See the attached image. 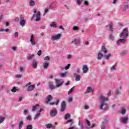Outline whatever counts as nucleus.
<instances>
[{"label": "nucleus", "instance_id": "obj_1", "mask_svg": "<svg viewBox=\"0 0 129 129\" xmlns=\"http://www.w3.org/2000/svg\"><path fill=\"white\" fill-rule=\"evenodd\" d=\"M119 37L121 39H119L117 41V45H120L121 44H123L126 42V39L128 37V30L127 29H123L122 32L120 34Z\"/></svg>", "mask_w": 129, "mask_h": 129}, {"label": "nucleus", "instance_id": "obj_2", "mask_svg": "<svg viewBox=\"0 0 129 129\" xmlns=\"http://www.w3.org/2000/svg\"><path fill=\"white\" fill-rule=\"evenodd\" d=\"M99 98L101 103L99 108L100 109H103L104 110H107V109H108V105L105 102V101H108V97H105L103 95H101Z\"/></svg>", "mask_w": 129, "mask_h": 129}, {"label": "nucleus", "instance_id": "obj_3", "mask_svg": "<svg viewBox=\"0 0 129 129\" xmlns=\"http://www.w3.org/2000/svg\"><path fill=\"white\" fill-rule=\"evenodd\" d=\"M55 80L56 84V86L53 85V82H48L49 88L51 90H53V89H55V88H58V87H60V86L63 84V82H61V80L55 79Z\"/></svg>", "mask_w": 129, "mask_h": 129}, {"label": "nucleus", "instance_id": "obj_4", "mask_svg": "<svg viewBox=\"0 0 129 129\" xmlns=\"http://www.w3.org/2000/svg\"><path fill=\"white\" fill-rule=\"evenodd\" d=\"M102 52L104 53V54H106L107 53V50H106V48H105V46H102L101 51H99L97 54V59H98V60H101V59H102V57H103Z\"/></svg>", "mask_w": 129, "mask_h": 129}, {"label": "nucleus", "instance_id": "obj_5", "mask_svg": "<svg viewBox=\"0 0 129 129\" xmlns=\"http://www.w3.org/2000/svg\"><path fill=\"white\" fill-rule=\"evenodd\" d=\"M34 13L35 14L33 15L32 19H34L35 17L36 16V22H39L41 20V13L40 12L37 11V9L36 8L34 9Z\"/></svg>", "mask_w": 129, "mask_h": 129}, {"label": "nucleus", "instance_id": "obj_6", "mask_svg": "<svg viewBox=\"0 0 129 129\" xmlns=\"http://www.w3.org/2000/svg\"><path fill=\"white\" fill-rule=\"evenodd\" d=\"M62 37V34H58L55 35H52L51 37V41H56L57 40H59Z\"/></svg>", "mask_w": 129, "mask_h": 129}, {"label": "nucleus", "instance_id": "obj_7", "mask_svg": "<svg viewBox=\"0 0 129 129\" xmlns=\"http://www.w3.org/2000/svg\"><path fill=\"white\" fill-rule=\"evenodd\" d=\"M72 44H74L76 46H80L81 42L80 39L75 38L72 41Z\"/></svg>", "mask_w": 129, "mask_h": 129}, {"label": "nucleus", "instance_id": "obj_8", "mask_svg": "<svg viewBox=\"0 0 129 129\" xmlns=\"http://www.w3.org/2000/svg\"><path fill=\"white\" fill-rule=\"evenodd\" d=\"M30 41L31 43V45H32V46H35V45H36V40H35V36H34V35H31Z\"/></svg>", "mask_w": 129, "mask_h": 129}, {"label": "nucleus", "instance_id": "obj_9", "mask_svg": "<svg viewBox=\"0 0 129 129\" xmlns=\"http://www.w3.org/2000/svg\"><path fill=\"white\" fill-rule=\"evenodd\" d=\"M27 86H29L27 90L28 91H32V90H34V89H35V86L34 85H31V83H28L27 84H26V85L24 87H26Z\"/></svg>", "mask_w": 129, "mask_h": 129}, {"label": "nucleus", "instance_id": "obj_10", "mask_svg": "<svg viewBox=\"0 0 129 129\" xmlns=\"http://www.w3.org/2000/svg\"><path fill=\"white\" fill-rule=\"evenodd\" d=\"M121 122L123 123H126L127 122V121L128 120V117L125 116V117H121L120 118Z\"/></svg>", "mask_w": 129, "mask_h": 129}, {"label": "nucleus", "instance_id": "obj_11", "mask_svg": "<svg viewBox=\"0 0 129 129\" xmlns=\"http://www.w3.org/2000/svg\"><path fill=\"white\" fill-rule=\"evenodd\" d=\"M94 91V89L91 87H88L87 88L86 93H91Z\"/></svg>", "mask_w": 129, "mask_h": 129}, {"label": "nucleus", "instance_id": "obj_12", "mask_svg": "<svg viewBox=\"0 0 129 129\" xmlns=\"http://www.w3.org/2000/svg\"><path fill=\"white\" fill-rule=\"evenodd\" d=\"M65 109H66V102L63 101L61 103L60 111H64Z\"/></svg>", "mask_w": 129, "mask_h": 129}, {"label": "nucleus", "instance_id": "obj_13", "mask_svg": "<svg viewBox=\"0 0 129 129\" xmlns=\"http://www.w3.org/2000/svg\"><path fill=\"white\" fill-rule=\"evenodd\" d=\"M20 20H21L20 21V25L22 27H24L26 24V20H24V17L23 16L20 17Z\"/></svg>", "mask_w": 129, "mask_h": 129}, {"label": "nucleus", "instance_id": "obj_14", "mask_svg": "<svg viewBox=\"0 0 129 129\" xmlns=\"http://www.w3.org/2000/svg\"><path fill=\"white\" fill-rule=\"evenodd\" d=\"M43 111V108H40L39 112L37 113V114L35 115L34 119H37L39 118L40 115H41V112Z\"/></svg>", "mask_w": 129, "mask_h": 129}, {"label": "nucleus", "instance_id": "obj_15", "mask_svg": "<svg viewBox=\"0 0 129 129\" xmlns=\"http://www.w3.org/2000/svg\"><path fill=\"white\" fill-rule=\"evenodd\" d=\"M6 117H7V115L6 114L0 115V124L3 123V122L4 121V120L6 119Z\"/></svg>", "mask_w": 129, "mask_h": 129}, {"label": "nucleus", "instance_id": "obj_16", "mask_svg": "<svg viewBox=\"0 0 129 129\" xmlns=\"http://www.w3.org/2000/svg\"><path fill=\"white\" fill-rule=\"evenodd\" d=\"M51 116H56L57 115V110L53 109L50 111Z\"/></svg>", "mask_w": 129, "mask_h": 129}, {"label": "nucleus", "instance_id": "obj_17", "mask_svg": "<svg viewBox=\"0 0 129 129\" xmlns=\"http://www.w3.org/2000/svg\"><path fill=\"white\" fill-rule=\"evenodd\" d=\"M74 75L75 77L76 81H80V79H81V76H80V75H79L76 73H75Z\"/></svg>", "mask_w": 129, "mask_h": 129}, {"label": "nucleus", "instance_id": "obj_18", "mask_svg": "<svg viewBox=\"0 0 129 129\" xmlns=\"http://www.w3.org/2000/svg\"><path fill=\"white\" fill-rule=\"evenodd\" d=\"M106 124H107V121H103L102 125L101 126V129H106Z\"/></svg>", "mask_w": 129, "mask_h": 129}, {"label": "nucleus", "instance_id": "obj_19", "mask_svg": "<svg viewBox=\"0 0 129 129\" xmlns=\"http://www.w3.org/2000/svg\"><path fill=\"white\" fill-rule=\"evenodd\" d=\"M57 5V2L54 1L51 3L49 6V9H55L56 5Z\"/></svg>", "mask_w": 129, "mask_h": 129}, {"label": "nucleus", "instance_id": "obj_20", "mask_svg": "<svg viewBox=\"0 0 129 129\" xmlns=\"http://www.w3.org/2000/svg\"><path fill=\"white\" fill-rule=\"evenodd\" d=\"M86 121H87L86 123L88 126V128H93V127L95 126V124H93L92 126H90V121H89L88 120H87Z\"/></svg>", "mask_w": 129, "mask_h": 129}, {"label": "nucleus", "instance_id": "obj_21", "mask_svg": "<svg viewBox=\"0 0 129 129\" xmlns=\"http://www.w3.org/2000/svg\"><path fill=\"white\" fill-rule=\"evenodd\" d=\"M83 73H84V74H85L88 72V67H87V66L85 65L83 66Z\"/></svg>", "mask_w": 129, "mask_h": 129}, {"label": "nucleus", "instance_id": "obj_22", "mask_svg": "<svg viewBox=\"0 0 129 129\" xmlns=\"http://www.w3.org/2000/svg\"><path fill=\"white\" fill-rule=\"evenodd\" d=\"M50 27H51V28H56L57 23H56V22H51V23L50 24Z\"/></svg>", "mask_w": 129, "mask_h": 129}, {"label": "nucleus", "instance_id": "obj_23", "mask_svg": "<svg viewBox=\"0 0 129 129\" xmlns=\"http://www.w3.org/2000/svg\"><path fill=\"white\" fill-rule=\"evenodd\" d=\"M53 99V97L51 95H49L46 98V103L51 101V100Z\"/></svg>", "mask_w": 129, "mask_h": 129}, {"label": "nucleus", "instance_id": "obj_24", "mask_svg": "<svg viewBox=\"0 0 129 129\" xmlns=\"http://www.w3.org/2000/svg\"><path fill=\"white\" fill-rule=\"evenodd\" d=\"M40 109V106H39V104H36V105L33 106L32 111H35L36 109Z\"/></svg>", "mask_w": 129, "mask_h": 129}, {"label": "nucleus", "instance_id": "obj_25", "mask_svg": "<svg viewBox=\"0 0 129 129\" xmlns=\"http://www.w3.org/2000/svg\"><path fill=\"white\" fill-rule=\"evenodd\" d=\"M38 63L35 60H34L33 62H32V67L33 68H37V64Z\"/></svg>", "mask_w": 129, "mask_h": 129}, {"label": "nucleus", "instance_id": "obj_26", "mask_svg": "<svg viewBox=\"0 0 129 129\" xmlns=\"http://www.w3.org/2000/svg\"><path fill=\"white\" fill-rule=\"evenodd\" d=\"M48 67H49V63L48 62L43 63L44 69H48Z\"/></svg>", "mask_w": 129, "mask_h": 129}, {"label": "nucleus", "instance_id": "obj_27", "mask_svg": "<svg viewBox=\"0 0 129 129\" xmlns=\"http://www.w3.org/2000/svg\"><path fill=\"white\" fill-rule=\"evenodd\" d=\"M120 113H121V114H125V109L124 108H122L121 110L119 111Z\"/></svg>", "mask_w": 129, "mask_h": 129}, {"label": "nucleus", "instance_id": "obj_28", "mask_svg": "<svg viewBox=\"0 0 129 129\" xmlns=\"http://www.w3.org/2000/svg\"><path fill=\"white\" fill-rule=\"evenodd\" d=\"M24 124V122L23 121H20L19 123V128L21 129L23 127V125Z\"/></svg>", "mask_w": 129, "mask_h": 129}, {"label": "nucleus", "instance_id": "obj_29", "mask_svg": "<svg viewBox=\"0 0 129 129\" xmlns=\"http://www.w3.org/2000/svg\"><path fill=\"white\" fill-rule=\"evenodd\" d=\"M34 56L35 55L34 54H30L28 56H27V59L28 60H31V59H33V58H34Z\"/></svg>", "mask_w": 129, "mask_h": 129}, {"label": "nucleus", "instance_id": "obj_30", "mask_svg": "<svg viewBox=\"0 0 129 129\" xmlns=\"http://www.w3.org/2000/svg\"><path fill=\"white\" fill-rule=\"evenodd\" d=\"M109 38L111 41H114V36L112 34H110L109 36Z\"/></svg>", "mask_w": 129, "mask_h": 129}, {"label": "nucleus", "instance_id": "obj_31", "mask_svg": "<svg viewBox=\"0 0 129 129\" xmlns=\"http://www.w3.org/2000/svg\"><path fill=\"white\" fill-rule=\"evenodd\" d=\"M29 5L30 7H34L35 6V2H34V1L31 0L29 3Z\"/></svg>", "mask_w": 129, "mask_h": 129}, {"label": "nucleus", "instance_id": "obj_32", "mask_svg": "<svg viewBox=\"0 0 129 129\" xmlns=\"http://www.w3.org/2000/svg\"><path fill=\"white\" fill-rule=\"evenodd\" d=\"M16 78L17 79H20V78H22V77H23V75L22 74H18V75H16L15 76Z\"/></svg>", "mask_w": 129, "mask_h": 129}, {"label": "nucleus", "instance_id": "obj_33", "mask_svg": "<svg viewBox=\"0 0 129 129\" xmlns=\"http://www.w3.org/2000/svg\"><path fill=\"white\" fill-rule=\"evenodd\" d=\"M105 57L107 60H109V59H110V57H111V54L109 53L108 55L105 56Z\"/></svg>", "mask_w": 129, "mask_h": 129}, {"label": "nucleus", "instance_id": "obj_34", "mask_svg": "<svg viewBox=\"0 0 129 129\" xmlns=\"http://www.w3.org/2000/svg\"><path fill=\"white\" fill-rule=\"evenodd\" d=\"M73 89H74V87H73V88H72L69 91L68 93V95H70V94H71V93H72V92H73Z\"/></svg>", "mask_w": 129, "mask_h": 129}, {"label": "nucleus", "instance_id": "obj_35", "mask_svg": "<svg viewBox=\"0 0 129 129\" xmlns=\"http://www.w3.org/2000/svg\"><path fill=\"white\" fill-rule=\"evenodd\" d=\"M71 115L69 113H67L65 115H64V118L65 119H67L68 118H70Z\"/></svg>", "mask_w": 129, "mask_h": 129}, {"label": "nucleus", "instance_id": "obj_36", "mask_svg": "<svg viewBox=\"0 0 129 129\" xmlns=\"http://www.w3.org/2000/svg\"><path fill=\"white\" fill-rule=\"evenodd\" d=\"M82 2H83V0H77V4L79 6H80L82 4Z\"/></svg>", "mask_w": 129, "mask_h": 129}, {"label": "nucleus", "instance_id": "obj_37", "mask_svg": "<svg viewBox=\"0 0 129 129\" xmlns=\"http://www.w3.org/2000/svg\"><path fill=\"white\" fill-rule=\"evenodd\" d=\"M73 31H78V30H79V27L77 26H74L73 27Z\"/></svg>", "mask_w": 129, "mask_h": 129}, {"label": "nucleus", "instance_id": "obj_38", "mask_svg": "<svg viewBox=\"0 0 129 129\" xmlns=\"http://www.w3.org/2000/svg\"><path fill=\"white\" fill-rule=\"evenodd\" d=\"M18 90V89H17V88L14 87L12 90L11 91L12 92H17V91Z\"/></svg>", "mask_w": 129, "mask_h": 129}, {"label": "nucleus", "instance_id": "obj_39", "mask_svg": "<svg viewBox=\"0 0 129 129\" xmlns=\"http://www.w3.org/2000/svg\"><path fill=\"white\" fill-rule=\"evenodd\" d=\"M109 29L110 31H111V32H112L113 28H112V24H110L109 25Z\"/></svg>", "mask_w": 129, "mask_h": 129}, {"label": "nucleus", "instance_id": "obj_40", "mask_svg": "<svg viewBox=\"0 0 129 129\" xmlns=\"http://www.w3.org/2000/svg\"><path fill=\"white\" fill-rule=\"evenodd\" d=\"M70 66H71V64L70 63H69L65 68L64 69L66 70H68L69 68H70Z\"/></svg>", "mask_w": 129, "mask_h": 129}, {"label": "nucleus", "instance_id": "obj_41", "mask_svg": "<svg viewBox=\"0 0 129 129\" xmlns=\"http://www.w3.org/2000/svg\"><path fill=\"white\" fill-rule=\"evenodd\" d=\"M115 66H116V65L115 64V65L113 66L112 68H111V69H110L111 71H115Z\"/></svg>", "mask_w": 129, "mask_h": 129}, {"label": "nucleus", "instance_id": "obj_42", "mask_svg": "<svg viewBox=\"0 0 129 129\" xmlns=\"http://www.w3.org/2000/svg\"><path fill=\"white\" fill-rule=\"evenodd\" d=\"M46 127H47V128H51V127H52V124L48 123V124H46Z\"/></svg>", "mask_w": 129, "mask_h": 129}, {"label": "nucleus", "instance_id": "obj_43", "mask_svg": "<svg viewBox=\"0 0 129 129\" xmlns=\"http://www.w3.org/2000/svg\"><path fill=\"white\" fill-rule=\"evenodd\" d=\"M115 94H116V95L119 94V93H120V91H119V90L118 89H116L115 91Z\"/></svg>", "mask_w": 129, "mask_h": 129}, {"label": "nucleus", "instance_id": "obj_44", "mask_svg": "<svg viewBox=\"0 0 129 129\" xmlns=\"http://www.w3.org/2000/svg\"><path fill=\"white\" fill-rule=\"evenodd\" d=\"M58 103H59V100H57V101L56 103H55V102L50 103V105H53L54 104H56V105H57L58 104Z\"/></svg>", "mask_w": 129, "mask_h": 129}, {"label": "nucleus", "instance_id": "obj_45", "mask_svg": "<svg viewBox=\"0 0 129 129\" xmlns=\"http://www.w3.org/2000/svg\"><path fill=\"white\" fill-rule=\"evenodd\" d=\"M26 129H33V126L32 125H28L27 126Z\"/></svg>", "mask_w": 129, "mask_h": 129}, {"label": "nucleus", "instance_id": "obj_46", "mask_svg": "<svg viewBox=\"0 0 129 129\" xmlns=\"http://www.w3.org/2000/svg\"><path fill=\"white\" fill-rule=\"evenodd\" d=\"M127 53V51H126V50H124L123 51H122L121 52V55H122L123 56L124 55H126V54Z\"/></svg>", "mask_w": 129, "mask_h": 129}, {"label": "nucleus", "instance_id": "obj_47", "mask_svg": "<svg viewBox=\"0 0 129 129\" xmlns=\"http://www.w3.org/2000/svg\"><path fill=\"white\" fill-rule=\"evenodd\" d=\"M27 120H32V116H31V115H28L27 117H26Z\"/></svg>", "mask_w": 129, "mask_h": 129}, {"label": "nucleus", "instance_id": "obj_48", "mask_svg": "<svg viewBox=\"0 0 129 129\" xmlns=\"http://www.w3.org/2000/svg\"><path fill=\"white\" fill-rule=\"evenodd\" d=\"M44 60L45 61H49V60H50V57L49 56H47L44 58Z\"/></svg>", "mask_w": 129, "mask_h": 129}, {"label": "nucleus", "instance_id": "obj_49", "mask_svg": "<svg viewBox=\"0 0 129 129\" xmlns=\"http://www.w3.org/2000/svg\"><path fill=\"white\" fill-rule=\"evenodd\" d=\"M60 77H65L66 76V73H61L60 74Z\"/></svg>", "mask_w": 129, "mask_h": 129}, {"label": "nucleus", "instance_id": "obj_50", "mask_svg": "<svg viewBox=\"0 0 129 129\" xmlns=\"http://www.w3.org/2000/svg\"><path fill=\"white\" fill-rule=\"evenodd\" d=\"M73 100V98H72V97H69L68 101H69V102H72Z\"/></svg>", "mask_w": 129, "mask_h": 129}, {"label": "nucleus", "instance_id": "obj_51", "mask_svg": "<svg viewBox=\"0 0 129 129\" xmlns=\"http://www.w3.org/2000/svg\"><path fill=\"white\" fill-rule=\"evenodd\" d=\"M84 5H85V6H89V3L86 1L84 2Z\"/></svg>", "mask_w": 129, "mask_h": 129}, {"label": "nucleus", "instance_id": "obj_52", "mask_svg": "<svg viewBox=\"0 0 129 129\" xmlns=\"http://www.w3.org/2000/svg\"><path fill=\"white\" fill-rule=\"evenodd\" d=\"M37 55H38V56H41V55H42V50H39L37 52Z\"/></svg>", "mask_w": 129, "mask_h": 129}, {"label": "nucleus", "instance_id": "obj_53", "mask_svg": "<svg viewBox=\"0 0 129 129\" xmlns=\"http://www.w3.org/2000/svg\"><path fill=\"white\" fill-rule=\"evenodd\" d=\"M84 109H89V106L85 105L84 106Z\"/></svg>", "mask_w": 129, "mask_h": 129}, {"label": "nucleus", "instance_id": "obj_54", "mask_svg": "<svg viewBox=\"0 0 129 129\" xmlns=\"http://www.w3.org/2000/svg\"><path fill=\"white\" fill-rule=\"evenodd\" d=\"M69 122H73V120L72 119H71L68 120V121L65 123H69Z\"/></svg>", "mask_w": 129, "mask_h": 129}, {"label": "nucleus", "instance_id": "obj_55", "mask_svg": "<svg viewBox=\"0 0 129 129\" xmlns=\"http://www.w3.org/2000/svg\"><path fill=\"white\" fill-rule=\"evenodd\" d=\"M48 12H49V9L47 8L45 10L44 15H45V14H47V13H48Z\"/></svg>", "mask_w": 129, "mask_h": 129}, {"label": "nucleus", "instance_id": "obj_56", "mask_svg": "<svg viewBox=\"0 0 129 129\" xmlns=\"http://www.w3.org/2000/svg\"><path fill=\"white\" fill-rule=\"evenodd\" d=\"M28 112H29V111L28 110H25L24 111V114H27Z\"/></svg>", "mask_w": 129, "mask_h": 129}, {"label": "nucleus", "instance_id": "obj_57", "mask_svg": "<svg viewBox=\"0 0 129 129\" xmlns=\"http://www.w3.org/2000/svg\"><path fill=\"white\" fill-rule=\"evenodd\" d=\"M72 57V55L69 54V55H68L67 56V58L68 59H71V58Z\"/></svg>", "mask_w": 129, "mask_h": 129}, {"label": "nucleus", "instance_id": "obj_58", "mask_svg": "<svg viewBox=\"0 0 129 129\" xmlns=\"http://www.w3.org/2000/svg\"><path fill=\"white\" fill-rule=\"evenodd\" d=\"M111 94V91H110L108 92L107 95V96H110Z\"/></svg>", "mask_w": 129, "mask_h": 129}, {"label": "nucleus", "instance_id": "obj_59", "mask_svg": "<svg viewBox=\"0 0 129 129\" xmlns=\"http://www.w3.org/2000/svg\"><path fill=\"white\" fill-rule=\"evenodd\" d=\"M59 29H60V30H62L63 31L65 30V29L63 28V26H59Z\"/></svg>", "mask_w": 129, "mask_h": 129}, {"label": "nucleus", "instance_id": "obj_60", "mask_svg": "<svg viewBox=\"0 0 129 129\" xmlns=\"http://www.w3.org/2000/svg\"><path fill=\"white\" fill-rule=\"evenodd\" d=\"M19 36V33L16 32L15 33V37H17Z\"/></svg>", "mask_w": 129, "mask_h": 129}, {"label": "nucleus", "instance_id": "obj_61", "mask_svg": "<svg viewBox=\"0 0 129 129\" xmlns=\"http://www.w3.org/2000/svg\"><path fill=\"white\" fill-rule=\"evenodd\" d=\"M116 2H117V0H113L112 4L113 5H115V4H116Z\"/></svg>", "mask_w": 129, "mask_h": 129}, {"label": "nucleus", "instance_id": "obj_62", "mask_svg": "<svg viewBox=\"0 0 129 129\" xmlns=\"http://www.w3.org/2000/svg\"><path fill=\"white\" fill-rule=\"evenodd\" d=\"M85 45H86V46H87L88 45H89V42L88 41H85Z\"/></svg>", "mask_w": 129, "mask_h": 129}, {"label": "nucleus", "instance_id": "obj_63", "mask_svg": "<svg viewBox=\"0 0 129 129\" xmlns=\"http://www.w3.org/2000/svg\"><path fill=\"white\" fill-rule=\"evenodd\" d=\"M23 99V97L21 96L19 98V101H22V100Z\"/></svg>", "mask_w": 129, "mask_h": 129}, {"label": "nucleus", "instance_id": "obj_64", "mask_svg": "<svg viewBox=\"0 0 129 129\" xmlns=\"http://www.w3.org/2000/svg\"><path fill=\"white\" fill-rule=\"evenodd\" d=\"M15 22H19V18H15Z\"/></svg>", "mask_w": 129, "mask_h": 129}]
</instances>
